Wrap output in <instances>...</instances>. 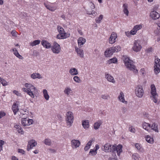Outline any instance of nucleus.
I'll use <instances>...</instances> for the list:
<instances>
[{
	"mask_svg": "<svg viewBox=\"0 0 160 160\" xmlns=\"http://www.w3.org/2000/svg\"><path fill=\"white\" fill-rule=\"evenodd\" d=\"M122 59L124 62L125 66L128 69L132 70L135 73L138 72L135 66L133 64V61L130 60L127 56H124Z\"/></svg>",
	"mask_w": 160,
	"mask_h": 160,
	"instance_id": "1",
	"label": "nucleus"
},
{
	"mask_svg": "<svg viewBox=\"0 0 160 160\" xmlns=\"http://www.w3.org/2000/svg\"><path fill=\"white\" fill-rule=\"evenodd\" d=\"M74 119L73 113L71 111L68 112L66 114L65 118L67 126L68 127H71L72 125Z\"/></svg>",
	"mask_w": 160,
	"mask_h": 160,
	"instance_id": "2",
	"label": "nucleus"
},
{
	"mask_svg": "<svg viewBox=\"0 0 160 160\" xmlns=\"http://www.w3.org/2000/svg\"><path fill=\"white\" fill-rule=\"evenodd\" d=\"M25 86L28 90V94L31 98H34V93L35 91H36L37 90L36 88L31 84L28 83H25Z\"/></svg>",
	"mask_w": 160,
	"mask_h": 160,
	"instance_id": "3",
	"label": "nucleus"
},
{
	"mask_svg": "<svg viewBox=\"0 0 160 160\" xmlns=\"http://www.w3.org/2000/svg\"><path fill=\"white\" fill-rule=\"evenodd\" d=\"M154 62V72L156 74H158L160 72V59L158 58L155 59Z\"/></svg>",
	"mask_w": 160,
	"mask_h": 160,
	"instance_id": "4",
	"label": "nucleus"
},
{
	"mask_svg": "<svg viewBox=\"0 0 160 160\" xmlns=\"http://www.w3.org/2000/svg\"><path fill=\"white\" fill-rule=\"evenodd\" d=\"M151 94L153 97V101L155 103L157 102V98L158 95L157 94L156 91V87L154 84H152L151 85Z\"/></svg>",
	"mask_w": 160,
	"mask_h": 160,
	"instance_id": "5",
	"label": "nucleus"
},
{
	"mask_svg": "<svg viewBox=\"0 0 160 160\" xmlns=\"http://www.w3.org/2000/svg\"><path fill=\"white\" fill-rule=\"evenodd\" d=\"M95 8L94 4L92 2H90L89 4V7L87 10V13L89 15H92L93 16H96L97 14V12L92 10L94 9Z\"/></svg>",
	"mask_w": 160,
	"mask_h": 160,
	"instance_id": "6",
	"label": "nucleus"
},
{
	"mask_svg": "<svg viewBox=\"0 0 160 160\" xmlns=\"http://www.w3.org/2000/svg\"><path fill=\"white\" fill-rule=\"evenodd\" d=\"M52 50L53 53L55 54H58L61 51L60 46L57 42H54L53 45L52 47Z\"/></svg>",
	"mask_w": 160,
	"mask_h": 160,
	"instance_id": "7",
	"label": "nucleus"
},
{
	"mask_svg": "<svg viewBox=\"0 0 160 160\" xmlns=\"http://www.w3.org/2000/svg\"><path fill=\"white\" fill-rule=\"evenodd\" d=\"M139 42V41L135 40L134 42L133 46L132 48L133 50L136 52L140 51L142 48Z\"/></svg>",
	"mask_w": 160,
	"mask_h": 160,
	"instance_id": "8",
	"label": "nucleus"
},
{
	"mask_svg": "<svg viewBox=\"0 0 160 160\" xmlns=\"http://www.w3.org/2000/svg\"><path fill=\"white\" fill-rule=\"evenodd\" d=\"M33 120L32 119H29L27 118H23L22 119L21 123L23 126H28L32 124Z\"/></svg>",
	"mask_w": 160,
	"mask_h": 160,
	"instance_id": "9",
	"label": "nucleus"
},
{
	"mask_svg": "<svg viewBox=\"0 0 160 160\" xmlns=\"http://www.w3.org/2000/svg\"><path fill=\"white\" fill-rule=\"evenodd\" d=\"M135 94L138 97L140 98L142 97L144 94L142 88L139 86L137 87L135 89Z\"/></svg>",
	"mask_w": 160,
	"mask_h": 160,
	"instance_id": "10",
	"label": "nucleus"
},
{
	"mask_svg": "<svg viewBox=\"0 0 160 160\" xmlns=\"http://www.w3.org/2000/svg\"><path fill=\"white\" fill-rule=\"evenodd\" d=\"M122 146L121 145H118L117 147L113 145L112 146V152H116L118 155L119 156L120 153L122 152Z\"/></svg>",
	"mask_w": 160,
	"mask_h": 160,
	"instance_id": "11",
	"label": "nucleus"
},
{
	"mask_svg": "<svg viewBox=\"0 0 160 160\" xmlns=\"http://www.w3.org/2000/svg\"><path fill=\"white\" fill-rule=\"evenodd\" d=\"M112 146L110 143H106L102 146V150L106 152H112Z\"/></svg>",
	"mask_w": 160,
	"mask_h": 160,
	"instance_id": "12",
	"label": "nucleus"
},
{
	"mask_svg": "<svg viewBox=\"0 0 160 160\" xmlns=\"http://www.w3.org/2000/svg\"><path fill=\"white\" fill-rule=\"evenodd\" d=\"M117 38L116 33L112 32L109 39V42L110 44H113L116 42V39Z\"/></svg>",
	"mask_w": 160,
	"mask_h": 160,
	"instance_id": "13",
	"label": "nucleus"
},
{
	"mask_svg": "<svg viewBox=\"0 0 160 160\" xmlns=\"http://www.w3.org/2000/svg\"><path fill=\"white\" fill-rule=\"evenodd\" d=\"M150 16L152 19L155 20L159 18L160 14L155 11H152L151 12Z\"/></svg>",
	"mask_w": 160,
	"mask_h": 160,
	"instance_id": "14",
	"label": "nucleus"
},
{
	"mask_svg": "<svg viewBox=\"0 0 160 160\" xmlns=\"http://www.w3.org/2000/svg\"><path fill=\"white\" fill-rule=\"evenodd\" d=\"M80 143L79 140L73 139L71 141V146L73 148H76L79 146Z\"/></svg>",
	"mask_w": 160,
	"mask_h": 160,
	"instance_id": "15",
	"label": "nucleus"
},
{
	"mask_svg": "<svg viewBox=\"0 0 160 160\" xmlns=\"http://www.w3.org/2000/svg\"><path fill=\"white\" fill-rule=\"evenodd\" d=\"M37 144V142L35 140L32 139L29 141L27 146V150L29 151L30 149H32L34 147L36 146Z\"/></svg>",
	"mask_w": 160,
	"mask_h": 160,
	"instance_id": "16",
	"label": "nucleus"
},
{
	"mask_svg": "<svg viewBox=\"0 0 160 160\" xmlns=\"http://www.w3.org/2000/svg\"><path fill=\"white\" fill-rule=\"evenodd\" d=\"M113 52L112 50H111V48H110L105 51L104 55L106 57H108L112 55Z\"/></svg>",
	"mask_w": 160,
	"mask_h": 160,
	"instance_id": "17",
	"label": "nucleus"
},
{
	"mask_svg": "<svg viewBox=\"0 0 160 160\" xmlns=\"http://www.w3.org/2000/svg\"><path fill=\"white\" fill-rule=\"evenodd\" d=\"M86 39L82 37H80L79 38L78 40V46L81 48L82 46L86 42Z\"/></svg>",
	"mask_w": 160,
	"mask_h": 160,
	"instance_id": "18",
	"label": "nucleus"
},
{
	"mask_svg": "<svg viewBox=\"0 0 160 160\" xmlns=\"http://www.w3.org/2000/svg\"><path fill=\"white\" fill-rule=\"evenodd\" d=\"M82 125L84 129L88 128L89 127V122L88 120H83L82 121Z\"/></svg>",
	"mask_w": 160,
	"mask_h": 160,
	"instance_id": "19",
	"label": "nucleus"
},
{
	"mask_svg": "<svg viewBox=\"0 0 160 160\" xmlns=\"http://www.w3.org/2000/svg\"><path fill=\"white\" fill-rule=\"evenodd\" d=\"M118 98L119 100L123 103H127V102L125 101L124 99V95L122 92H120V94L118 97Z\"/></svg>",
	"mask_w": 160,
	"mask_h": 160,
	"instance_id": "20",
	"label": "nucleus"
},
{
	"mask_svg": "<svg viewBox=\"0 0 160 160\" xmlns=\"http://www.w3.org/2000/svg\"><path fill=\"white\" fill-rule=\"evenodd\" d=\"M150 128L152 130L156 132H159L158 125L157 123L155 122L152 123V126H150Z\"/></svg>",
	"mask_w": 160,
	"mask_h": 160,
	"instance_id": "21",
	"label": "nucleus"
},
{
	"mask_svg": "<svg viewBox=\"0 0 160 160\" xmlns=\"http://www.w3.org/2000/svg\"><path fill=\"white\" fill-rule=\"evenodd\" d=\"M105 78L109 82H111L113 83H114L115 82V81L113 78L110 74H106Z\"/></svg>",
	"mask_w": 160,
	"mask_h": 160,
	"instance_id": "22",
	"label": "nucleus"
},
{
	"mask_svg": "<svg viewBox=\"0 0 160 160\" xmlns=\"http://www.w3.org/2000/svg\"><path fill=\"white\" fill-rule=\"evenodd\" d=\"M44 4L47 9L52 12L55 11L57 9V7L55 6H52L47 5L45 3H44Z\"/></svg>",
	"mask_w": 160,
	"mask_h": 160,
	"instance_id": "23",
	"label": "nucleus"
},
{
	"mask_svg": "<svg viewBox=\"0 0 160 160\" xmlns=\"http://www.w3.org/2000/svg\"><path fill=\"white\" fill-rule=\"evenodd\" d=\"M12 110L14 115H15L17 112L19 110L18 105L15 102H14L12 106Z\"/></svg>",
	"mask_w": 160,
	"mask_h": 160,
	"instance_id": "24",
	"label": "nucleus"
},
{
	"mask_svg": "<svg viewBox=\"0 0 160 160\" xmlns=\"http://www.w3.org/2000/svg\"><path fill=\"white\" fill-rule=\"evenodd\" d=\"M42 45L46 48H48L51 47V45L50 43L46 40H42L41 42Z\"/></svg>",
	"mask_w": 160,
	"mask_h": 160,
	"instance_id": "25",
	"label": "nucleus"
},
{
	"mask_svg": "<svg viewBox=\"0 0 160 160\" xmlns=\"http://www.w3.org/2000/svg\"><path fill=\"white\" fill-rule=\"evenodd\" d=\"M31 77L33 79H35L36 78L41 79L42 78L39 73H33L31 75Z\"/></svg>",
	"mask_w": 160,
	"mask_h": 160,
	"instance_id": "26",
	"label": "nucleus"
},
{
	"mask_svg": "<svg viewBox=\"0 0 160 160\" xmlns=\"http://www.w3.org/2000/svg\"><path fill=\"white\" fill-rule=\"evenodd\" d=\"M75 49L78 54V55L81 58H83L84 56L83 50L81 49L78 48H76Z\"/></svg>",
	"mask_w": 160,
	"mask_h": 160,
	"instance_id": "27",
	"label": "nucleus"
},
{
	"mask_svg": "<svg viewBox=\"0 0 160 160\" xmlns=\"http://www.w3.org/2000/svg\"><path fill=\"white\" fill-rule=\"evenodd\" d=\"M69 72L72 75H76L78 74V70L74 68H71L69 70Z\"/></svg>",
	"mask_w": 160,
	"mask_h": 160,
	"instance_id": "28",
	"label": "nucleus"
},
{
	"mask_svg": "<svg viewBox=\"0 0 160 160\" xmlns=\"http://www.w3.org/2000/svg\"><path fill=\"white\" fill-rule=\"evenodd\" d=\"M150 124L146 122H143L142 124L143 128L147 131L149 130L150 128Z\"/></svg>",
	"mask_w": 160,
	"mask_h": 160,
	"instance_id": "29",
	"label": "nucleus"
},
{
	"mask_svg": "<svg viewBox=\"0 0 160 160\" xmlns=\"http://www.w3.org/2000/svg\"><path fill=\"white\" fill-rule=\"evenodd\" d=\"M102 123V122L101 120H99L96 122H95L94 124V129L95 130L98 129Z\"/></svg>",
	"mask_w": 160,
	"mask_h": 160,
	"instance_id": "30",
	"label": "nucleus"
},
{
	"mask_svg": "<svg viewBox=\"0 0 160 160\" xmlns=\"http://www.w3.org/2000/svg\"><path fill=\"white\" fill-rule=\"evenodd\" d=\"M111 50H112L114 52H118L120 51L121 50V47L120 46H117L115 47H111Z\"/></svg>",
	"mask_w": 160,
	"mask_h": 160,
	"instance_id": "31",
	"label": "nucleus"
},
{
	"mask_svg": "<svg viewBox=\"0 0 160 160\" xmlns=\"http://www.w3.org/2000/svg\"><path fill=\"white\" fill-rule=\"evenodd\" d=\"M64 92L65 94L68 96L70 94L72 93V92L71 88L67 87L65 89Z\"/></svg>",
	"mask_w": 160,
	"mask_h": 160,
	"instance_id": "32",
	"label": "nucleus"
},
{
	"mask_svg": "<svg viewBox=\"0 0 160 160\" xmlns=\"http://www.w3.org/2000/svg\"><path fill=\"white\" fill-rule=\"evenodd\" d=\"M123 12L124 13L126 16H128V15L129 11L128 9V5L126 4H123Z\"/></svg>",
	"mask_w": 160,
	"mask_h": 160,
	"instance_id": "33",
	"label": "nucleus"
},
{
	"mask_svg": "<svg viewBox=\"0 0 160 160\" xmlns=\"http://www.w3.org/2000/svg\"><path fill=\"white\" fill-rule=\"evenodd\" d=\"M43 93L45 99L46 100H48L49 98V96L47 90L46 89H43Z\"/></svg>",
	"mask_w": 160,
	"mask_h": 160,
	"instance_id": "34",
	"label": "nucleus"
},
{
	"mask_svg": "<svg viewBox=\"0 0 160 160\" xmlns=\"http://www.w3.org/2000/svg\"><path fill=\"white\" fill-rule=\"evenodd\" d=\"M146 141L148 143L152 144L154 142V140L149 135H147L146 138Z\"/></svg>",
	"mask_w": 160,
	"mask_h": 160,
	"instance_id": "35",
	"label": "nucleus"
},
{
	"mask_svg": "<svg viewBox=\"0 0 160 160\" xmlns=\"http://www.w3.org/2000/svg\"><path fill=\"white\" fill-rule=\"evenodd\" d=\"M40 42V40H35L33 42H31L30 43V45L32 47H33L39 44Z\"/></svg>",
	"mask_w": 160,
	"mask_h": 160,
	"instance_id": "36",
	"label": "nucleus"
},
{
	"mask_svg": "<svg viewBox=\"0 0 160 160\" xmlns=\"http://www.w3.org/2000/svg\"><path fill=\"white\" fill-rule=\"evenodd\" d=\"M57 29L59 34H62L63 32H64V29L62 27L59 26H57Z\"/></svg>",
	"mask_w": 160,
	"mask_h": 160,
	"instance_id": "37",
	"label": "nucleus"
},
{
	"mask_svg": "<svg viewBox=\"0 0 160 160\" xmlns=\"http://www.w3.org/2000/svg\"><path fill=\"white\" fill-rule=\"evenodd\" d=\"M118 61L117 59L115 58L109 60H108V62L109 64H110L112 63H116Z\"/></svg>",
	"mask_w": 160,
	"mask_h": 160,
	"instance_id": "38",
	"label": "nucleus"
},
{
	"mask_svg": "<svg viewBox=\"0 0 160 160\" xmlns=\"http://www.w3.org/2000/svg\"><path fill=\"white\" fill-rule=\"evenodd\" d=\"M44 143L45 144L50 146L51 144V140L49 138L45 139L44 141Z\"/></svg>",
	"mask_w": 160,
	"mask_h": 160,
	"instance_id": "39",
	"label": "nucleus"
},
{
	"mask_svg": "<svg viewBox=\"0 0 160 160\" xmlns=\"http://www.w3.org/2000/svg\"><path fill=\"white\" fill-rule=\"evenodd\" d=\"M142 28V25H136L135 26L133 27V30H135V31L137 32L138 30Z\"/></svg>",
	"mask_w": 160,
	"mask_h": 160,
	"instance_id": "40",
	"label": "nucleus"
},
{
	"mask_svg": "<svg viewBox=\"0 0 160 160\" xmlns=\"http://www.w3.org/2000/svg\"><path fill=\"white\" fill-rule=\"evenodd\" d=\"M14 127L18 129V132L19 133L21 132H23L22 128L19 125H16Z\"/></svg>",
	"mask_w": 160,
	"mask_h": 160,
	"instance_id": "41",
	"label": "nucleus"
},
{
	"mask_svg": "<svg viewBox=\"0 0 160 160\" xmlns=\"http://www.w3.org/2000/svg\"><path fill=\"white\" fill-rule=\"evenodd\" d=\"M103 18V16L102 15H101L99 16L98 18H97L96 19V21L97 23H100L102 20V19Z\"/></svg>",
	"mask_w": 160,
	"mask_h": 160,
	"instance_id": "42",
	"label": "nucleus"
},
{
	"mask_svg": "<svg viewBox=\"0 0 160 160\" xmlns=\"http://www.w3.org/2000/svg\"><path fill=\"white\" fill-rule=\"evenodd\" d=\"M73 79L76 82L79 83L81 81V80L79 77L77 76H74L73 78Z\"/></svg>",
	"mask_w": 160,
	"mask_h": 160,
	"instance_id": "43",
	"label": "nucleus"
},
{
	"mask_svg": "<svg viewBox=\"0 0 160 160\" xmlns=\"http://www.w3.org/2000/svg\"><path fill=\"white\" fill-rule=\"evenodd\" d=\"M132 158L135 160H139V157L138 154L135 153L134 154L132 155Z\"/></svg>",
	"mask_w": 160,
	"mask_h": 160,
	"instance_id": "44",
	"label": "nucleus"
},
{
	"mask_svg": "<svg viewBox=\"0 0 160 160\" xmlns=\"http://www.w3.org/2000/svg\"><path fill=\"white\" fill-rule=\"evenodd\" d=\"M1 83L3 86H6L8 85V82L2 78V79Z\"/></svg>",
	"mask_w": 160,
	"mask_h": 160,
	"instance_id": "45",
	"label": "nucleus"
},
{
	"mask_svg": "<svg viewBox=\"0 0 160 160\" xmlns=\"http://www.w3.org/2000/svg\"><path fill=\"white\" fill-rule=\"evenodd\" d=\"M62 36L64 37L63 38V39L66 38L70 36V34L68 33L65 32H64L62 34Z\"/></svg>",
	"mask_w": 160,
	"mask_h": 160,
	"instance_id": "46",
	"label": "nucleus"
},
{
	"mask_svg": "<svg viewBox=\"0 0 160 160\" xmlns=\"http://www.w3.org/2000/svg\"><path fill=\"white\" fill-rule=\"evenodd\" d=\"M15 55L19 59L22 60L23 59V57L18 52L15 53Z\"/></svg>",
	"mask_w": 160,
	"mask_h": 160,
	"instance_id": "47",
	"label": "nucleus"
},
{
	"mask_svg": "<svg viewBox=\"0 0 160 160\" xmlns=\"http://www.w3.org/2000/svg\"><path fill=\"white\" fill-rule=\"evenodd\" d=\"M101 98L104 99H108L109 98V96L108 94H103L101 96Z\"/></svg>",
	"mask_w": 160,
	"mask_h": 160,
	"instance_id": "48",
	"label": "nucleus"
},
{
	"mask_svg": "<svg viewBox=\"0 0 160 160\" xmlns=\"http://www.w3.org/2000/svg\"><path fill=\"white\" fill-rule=\"evenodd\" d=\"M89 153L92 155H95L96 154L97 152L96 151V150H94L92 149H91Z\"/></svg>",
	"mask_w": 160,
	"mask_h": 160,
	"instance_id": "49",
	"label": "nucleus"
},
{
	"mask_svg": "<svg viewBox=\"0 0 160 160\" xmlns=\"http://www.w3.org/2000/svg\"><path fill=\"white\" fill-rule=\"evenodd\" d=\"M160 32V28L158 29L157 28V29L155 30L154 32L156 35H158L159 34Z\"/></svg>",
	"mask_w": 160,
	"mask_h": 160,
	"instance_id": "50",
	"label": "nucleus"
},
{
	"mask_svg": "<svg viewBox=\"0 0 160 160\" xmlns=\"http://www.w3.org/2000/svg\"><path fill=\"white\" fill-rule=\"evenodd\" d=\"M129 129V131L135 133V132L136 130L135 128H133L132 126L130 127Z\"/></svg>",
	"mask_w": 160,
	"mask_h": 160,
	"instance_id": "51",
	"label": "nucleus"
},
{
	"mask_svg": "<svg viewBox=\"0 0 160 160\" xmlns=\"http://www.w3.org/2000/svg\"><path fill=\"white\" fill-rule=\"evenodd\" d=\"M13 93L16 94L17 96H20L21 95V93L19 92L18 91H17L16 90H14L13 91Z\"/></svg>",
	"mask_w": 160,
	"mask_h": 160,
	"instance_id": "52",
	"label": "nucleus"
},
{
	"mask_svg": "<svg viewBox=\"0 0 160 160\" xmlns=\"http://www.w3.org/2000/svg\"><path fill=\"white\" fill-rule=\"evenodd\" d=\"M64 37H63L62 34H58L57 35V38L58 39H63V38Z\"/></svg>",
	"mask_w": 160,
	"mask_h": 160,
	"instance_id": "53",
	"label": "nucleus"
},
{
	"mask_svg": "<svg viewBox=\"0 0 160 160\" xmlns=\"http://www.w3.org/2000/svg\"><path fill=\"white\" fill-rule=\"evenodd\" d=\"M11 33L12 36L14 37H16L17 35V32L15 30H12L11 32Z\"/></svg>",
	"mask_w": 160,
	"mask_h": 160,
	"instance_id": "54",
	"label": "nucleus"
},
{
	"mask_svg": "<svg viewBox=\"0 0 160 160\" xmlns=\"http://www.w3.org/2000/svg\"><path fill=\"white\" fill-rule=\"evenodd\" d=\"M5 115L6 113L2 111L0 112V119L5 116Z\"/></svg>",
	"mask_w": 160,
	"mask_h": 160,
	"instance_id": "55",
	"label": "nucleus"
},
{
	"mask_svg": "<svg viewBox=\"0 0 160 160\" xmlns=\"http://www.w3.org/2000/svg\"><path fill=\"white\" fill-rule=\"evenodd\" d=\"M135 146L138 150H140V149L141 147L139 144L137 143H136L135 144Z\"/></svg>",
	"mask_w": 160,
	"mask_h": 160,
	"instance_id": "56",
	"label": "nucleus"
},
{
	"mask_svg": "<svg viewBox=\"0 0 160 160\" xmlns=\"http://www.w3.org/2000/svg\"><path fill=\"white\" fill-rule=\"evenodd\" d=\"M137 32L135 31V30H133V28L132 29L131 31L130 32V34L132 35H134Z\"/></svg>",
	"mask_w": 160,
	"mask_h": 160,
	"instance_id": "57",
	"label": "nucleus"
},
{
	"mask_svg": "<svg viewBox=\"0 0 160 160\" xmlns=\"http://www.w3.org/2000/svg\"><path fill=\"white\" fill-rule=\"evenodd\" d=\"M18 150V152L19 153H22L23 154H24L25 153V151L22 149H19Z\"/></svg>",
	"mask_w": 160,
	"mask_h": 160,
	"instance_id": "58",
	"label": "nucleus"
},
{
	"mask_svg": "<svg viewBox=\"0 0 160 160\" xmlns=\"http://www.w3.org/2000/svg\"><path fill=\"white\" fill-rule=\"evenodd\" d=\"M11 51H12L13 52V54L15 55V53L18 52V51L16 48H13L11 50Z\"/></svg>",
	"mask_w": 160,
	"mask_h": 160,
	"instance_id": "59",
	"label": "nucleus"
},
{
	"mask_svg": "<svg viewBox=\"0 0 160 160\" xmlns=\"http://www.w3.org/2000/svg\"><path fill=\"white\" fill-rule=\"evenodd\" d=\"M90 148V146H88V145H87V144H86L85 147L84 148V149L85 151H87Z\"/></svg>",
	"mask_w": 160,
	"mask_h": 160,
	"instance_id": "60",
	"label": "nucleus"
},
{
	"mask_svg": "<svg viewBox=\"0 0 160 160\" xmlns=\"http://www.w3.org/2000/svg\"><path fill=\"white\" fill-rule=\"evenodd\" d=\"M127 111V109L125 107H123L122 108V112L123 113H125Z\"/></svg>",
	"mask_w": 160,
	"mask_h": 160,
	"instance_id": "61",
	"label": "nucleus"
},
{
	"mask_svg": "<svg viewBox=\"0 0 160 160\" xmlns=\"http://www.w3.org/2000/svg\"><path fill=\"white\" fill-rule=\"evenodd\" d=\"M153 48H150L147 49V52H152Z\"/></svg>",
	"mask_w": 160,
	"mask_h": 160,
	"instance_id": "62",
	"label": "nucleus"
},
{
	"mask_svg": "<svg viewBox=\"0 0 160 160\" xmlns=\"http://www.w3.org/2000/svg\"><path fill=\"white\" fill-rule=\"evenodd\" d=\"M93 140H90L87 143V144L88 145V146H90L91 145L92 143V142L93 141Z\"/></svg>",
	"mask_w": 160,
	"mask_h": 160,
	"instance_id": "63",
	"label": "nucleus"
},
{
	"mask_svg": "<svg viewBox=\"0 0 160 160\" xmlns=\"http://www.w3.org/2000/svg\"><path fill=\"white\" fill-rule=\"evenodd\" d=\"M22 90L24 92H26L28 94V90L27 88H23Z\"/></svg>",
	"mask_w": 160,
	"mask_h": 160,
	"instance_id": "64",
	"label": "nucleus"
}]
</instances>
